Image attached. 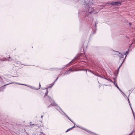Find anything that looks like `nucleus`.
<instances>
[{
    "label": "nucleus",
    "instance_id": "nucleus-23",
    "mask_svg": "<svg viewBox=\"0 0 135 135\" xmlns=\"http://www.w3.org/2000/svg\"><path fill=\"white\" fill-rule=\"evenodd\" d=\"M116 76L115 77V78H114L113 79L114 80V81H116Z\"/></svg>",
    "mask_w": 135,
    "mask_h": 135
},
{
    "label": "nucleus",
    "instance_id": "nucleus-12",
    "mask_svg": "<svg viewBox=\"0 0 135 135\" xmlns=\"http://www.w3.org/2000/svg\"><path fill=\"white\" fill-rule=\"evenodd\" d=\"M115 86L121 92H122L125 95V94L122 91V90L120 89L119 87L117 85H116Z\"/></svg>",
    "mask_w": 135,
    "mask_h": 135
},
{
    "label": "nucleus",
    "instance_id": "nucleus-1",
    "mask_svg": "<svg viewBox=\"0 0 135 135\" xmlns=\"http://www.w3.org/2000/svg\"><path fill=\"white\" fill-rule=\"evenodd\" d=\"M84 2L85 7L84 11L83 12L82 14H84L86 17H88L90 19L91 18L93 20V17L91 15V14H94L97 12H94V8L92 7V5L93 4V0H84Z\"/></svg>",
    "mask_w": 135,
    "mask_h": 135
},
{
    "label": "nucleus",
    "instance_id": "nucleus-41",
    "mask_svg": "<svg viewBox=\"0 0 135 135\" xmlns=\"http://www.w3.org/2000/svg\"><path fill=\"white\" fill-rule=\"evenodd\" d=\"M88 20H89V19H88Z\"/></svg>",
    "mask_w": 135,
    "mask_h": 135
},
{
    "label": "nucleus",
    "instance_id": "nucleus-36",
    "mask_svg": "<svg viewBox=\"0 0 135 135\" xmlns=\"http://www.w3.org/2000/svg\"><path fill=\"white\" fill-rule=\"evenodd\" d=\"M43 117V115H41V118H42Z\"/></svg>",
    "mask_w": 135,
    "mask_h": 135
},
{
    "label": "nucleus",
    "instance_id": "nucleus-31",
    "mask_svg": "<svg viewBox=\"0 0 135 135\" xmlns=\"http://www.w3.org/2000/svg\"><path fill=\"white\" fill-rule=\"evenodd\" d=\"M87 71H89L90 72H91V71H90V70H87Z\"/></svg>",
    "mask_w": 135,
    "mask_h": 135
},
{
    "label": "nucleus",
    "instance_id": "nucleus-43",
    "mask_svg": "<svg viewBox=\"0 0 135 135\" xmlns=\"http://www.w3.org/2000/svg\"><path fill=\"white\" fill-rule=\"evenodd\" d=\"M41 133H42V132H41Z\"/></svg>",
    "mask_w": 135,
    "mask_h": 135
},
{
    "label": "nucleus",
    "instance_id": "nucleus-8",
    "mask_svg": "<svg viewBox=\"0 0 135 135\" xmlns=\"http://www.w3.org/2000/svg\"><path fill=\"white\" fill-rule=\"evenodd\" d=\"M63 113L75 125V123L72 121V120L64 112H63Z\"/></svg>",
    "mask_w": 135,
    "mask_h": 135
},
{
    "label": "nucleus",
    "instance_id": "nucleus-25",
    "mask_svg": "<svg viewBox=\"0 0 135 135\" xmlns=\"http://www.w3.org/2000/svg\"><path fill=\"white\" fill-rule=\"evenodd\" d=\"M71 129V128H69V129H68L66 131V132H68L69 130H70V129Z\"/></svg>",
    "mask_w": 135,
    "mask_h": 135
},
{
    "label": "nucleus",
    "instance_id": "nucleus-9",
    "mask_svg": "<svg viewBox=\"0 0 135 135\" xmlns=\"http://www.w3.org/2000/svg\"><path fill=\"white\" fill-rule=\"evenodd\" d=\"M121 5V3L120 2H115V5L117 6H120Z\"/></svg>",
    "mask_w": 135,
    "mask_h": 135
},
{
    "label": "nucleus",
    "instance_id": "nucleus-28",
    "mask_svg": "<svg viewBox=\"0 0 135 135\" xmlns=\"http://www.w3.org/2000/svg\"><path fill=\"white\" fill-rule=\"evenodd\" d=\"M39 88L38 89H38L39 88H40V87H41V85H40V83H39Z\"/></svg>",
    "mask_w": 135,
    "mask_h": 135
},
{
    "label": "nucleus",
    "instance_id": "nucleus-35",
    "mask_svg": "<svg viewBox=\"0 0 135 135\" xmlns=\"http://www.w3.org/2000/svg\"><path fill=\"white\" fill-rule=\"evenodd\" d=\"M3 91V89L2 90L1 89H0V91Z\"/></svg>",
    "mask_w": 135,
    "mask_h": 135
},
{
    "label": "nucleus",
    "instance_id": "nucleus-21",
    "mask_svg": "<svg viewBox=\"0 0 135 135\" xmlns=\"http://www.w3.org/2000/svg\"><path fill=\"white\" fill-rule=\"evenodd\" d=\"M113 83H114V85H115V86H116V85H117V84H116V81H114L113 82Z\"/></svg>",
    "mask_w": 135,
    "mask_h": 135
},
{
    "label": "nucleus",
    "instance_id": "nucleus-6",
    "mask_svg": "<svg viewBox=\"0 0 135 135\" xmlns=\"http://www.w3.org/2000/svg\"><path fill=\"white\" fill-rule=\"evenodd\" d=\"M119 69L120 68H118V69L114 72V75H115L116 76H117L118 75Z\"/></svg>",
    "mask_w": 135,
    "mask_h": 135
},
{
    "label": "nucleus",
    "instance_id": "nucleus-39",
    "mask_svg": "<svg viewBox=\"0 0 135 135\" xmlns=\"http://www.w3.org/2000/svg\"><path fill=\"white\" fill-rule=\"evenodd\" d=\"M9 59H10V58H11V57H9Z\"/></svg>",
    "mask_w": 135,
    "mask_h": 135
},
{
    "label": "nucleus",
    "instance_id": "nucleus-13",
    "mask_svg": "<svg viewBox=\"0 0 135 135\" xmlns=\"http://www.w3.org/2000/svg\"><path fill=\"white\" fill-rule=\"evenodd\" d=\"M12 83H15L12 82V83H9V84H6V85H5L4 86H6V85H9V84H11ZM16 83V84H19V85H21V83Z\"/></svg>",
    "mask_w": 135,
    "mask_h": 135
},
{
    "label": "nucleus",
    "instance_id": "nucleus-7",
    "mask_svg": "<svg viewBox=\"0 0 135 135\" xmlns=\"http://www.w3.org/2000/svg\"><path fill=\"white\" fill-rule=\"evenodd\" d=\"M129 49H128V51H127L126 52V54H125V55H126V56H125V57L124 58V59H123V61L122 62L121 64V65H119V67L118 68H120V67H121V65L122 64V63L123 62V61H124L125 60V58L126 57V55L128 53V50Z\"/></svg>",
    "mask_w": 135,
    "mask_h": 135
},
{
    "label": "nucleus",
    "instance_id": "nucleus-14",
    "mask_svg": "<svg viewBox=\"0 0 135 135\" xmlns=\"http://www.w3.org/2000/svg\"><path fill=\"white\" fill-rule=\"evenodd\" d=\"M1 60L2 61H10V60H8V59H6V58H5L4 59H1Z\"/></svg>",
    "mask_w": 135,
    "mask_h": 135
},
{
    "label": "nucleus",
    "instance_id": "nucleus-27",
    "mask_svg": "<svg viewBox=\"0 0 135 135\" xmlns=\"http://www.w3.org/2000/svg\"><path fill=\"white\" fill-rule=\"evenodd\" d=\"M134 132V131H133L131 133H130L129 134H128V135H131Z\"/></svg>",
    "mask_w": 135,
    "mask_h": 135
},
{
    "label": "nucleus",
    "instance_id": "nucleus-24",
    "mask_svg": "<svg viewBox=\"0 0 135 135\" xmlns=\"http://www.w3.org/2000/svg\"><path fill=\"white\" fill-rule=\"evenodd\" d=\"M48 97L49 98V99L50 100H52V99L49 96H48Z\"/></svg>",
    "mask_w": 135,
    "mask_h": 135
},
{
    "label": "nucleus",
    "instance_id": "nucleus-22",
    "mask_svg": "<svg viewBox=\"0 0 135 135\" xmlns=\"http://www.w3.org/2000/svg\"><path fill=\"white\" fill-rule=\"evenodd\" d=\"M100 78L104 79L107 80V79L106 77H105L104 76L103 77V76H102V77H100Z\"/></svg>",
    "mask_w": 135,
    "mask_h": 135
},
{
    "label": "nucleus",
    "instance_id": "nucleus-26",
    "mask_svg": "<svg viewBox=\"0 0 135 135\" xmlns=\"http://www.w3.org/2000/svg\"><path fill=\"white\" fill-rule=\"evenodd\" d=\"M56 82V81H54L53 83H52V86H53L55 84V83Z\"/></svg>",
    "mask_w": 135,
    "mask_h": 135
},
{
    "label": "nucleus",
    "instance_id": "nucleus-15",
    "mask_svg": "<svg viewBox=\"0 0 135 135\" xmlns=\"http://www.w3.org/2000/svg\"><path fill=\"white\" fill-rule=\"evenodd\" d=\"M110 4L112 5H115V2H111Z\"/></svg>",
    "mask_w": 135,
    "mask_h": 135
},
{
    "label": "nucleus",
    "instance_id": "nucleus-5",
    "mask_svg": "<svg viewBox=\"0 0 135 135\" xmlns=\"http://www.w3.org/2000/svg\"><path fill=\"white\" fill-rule=\"evenodd\" d=\"M76 59V57H75V58L72 61H70V62L68 64L66 65V66H65L63 68H65L66 67H67V66H70L69 65L72 63L73 62H74V63H75L76 61H75V60Z\"/></svg>",
    "mask_w": 135,
    "mask_h": 135
},
{
    "label": "nucleus",
    "instance_id": "nucleus-18",
    "mask_svg": "<svg viewBox=\"0 0 135 135\" xmlns=\"http://www.w3.org/2000/svg\"><path fill=\"white\" fill-rule=\"evenodd\" d=\"M28 87H30L31 88H32L33 89H36V88H34V87H33V86H30V85H29V86H28Z\"/></svg>",
    "mask_w": 135,
    "mask_h": 135
},
{
    "label": "nucleus",
    "instance_id": "nucleus-19",
    "mask_svg": "<svg viewBox=\"0 0 135 135\" xmlns=\"http://www.w3.org/2000/svg\"><path fill=\"white\" fill-rule=\"evenodd\" d=\"M48 93V90H47V89L46 91L45 94V95L44 96L45 97L46 95H47Z\"/></svg>",
    "mask_w": 135,
    "mask_h": 135
},
{
    "label": "nucleus",
    "instance_id": "nucleus-29",
    "mask_svg": "<svg viewBox=\"0 0 135 135\" xmlns=\"http://www.w3.org/2000/svg\"><path fill=\"white\" fill-rule=\"evenodd\" d=\"M75 127V126H73V127H72L71 128L72 129V128H74V127Z\"/></svg>",
    "mask_w": 135,
    "mask_h": 135
},
{
    "label": "nucleus",
    "instance_id": "nucleus-38",
    "mask_svg": "<svg viewBox=\"0 0 135 135\" xmlns=\"http://www.w3.org/2000/svg\"><path fill=\"white\" fill-rule=\"evenodd\" d=\"M129 24H130V25H131V23H129Z\"/></svg>",
    "mask_w": 135,
    "mask_h": 135
},
{
    "label": "nucleus",
    "instance_id": "nucleus-20",
    "mask_svg": "<svg viewBox=\"0 0 135 135\" xmlns=\"http://www.w3.org/2000/svg\"><path fill=\"white\" fill-rule=\"evenodd\" d=\"M53 86L52 85V84L51 85V86H48L47 88H46V89H48V88H51L52 87V86Z\"/></svg>",
    "mask_w": 135,
    "mask_h": 135
},
{
    "label": "nucleus",
    "instance_id": "nucleus-2",
    "mask_svg": "<svg viewBox=\"0 0 135 135\" xmlns=\"http://www.w3.org/2000/svg\"><path fill=\"white\" fill-rule=\"evenodd\" d=\"M81 70H85L86 71V73H87V70L86 69L85 70H83V69H79V70H72L71 69V68H69L67 70L66 69H65L64 71H65V72H64V71H62V72L60 74V75H61L62 76H64V75H66V74H69L71 72H73L74 71H81Z\"/></svg>",
    "mask_w": 135,
    "mask_h": 135
},
{
    "label": "nucleus",
    "instance_id": "nucleus-16",
    "mask_svg": "<svg viewBox=\"0 0 135 135\" xmlns=\"http://www.w3.org/2000/svg\"><path fill=\"white\" fill-rule=\"evenodd\" d=\"M95 75L97 76H99L100 77H102V76L100 75L99 74H95Z\"/></svg>",
    "mask_w": 135,
    "mask_h": 135
},
{
    "label": "nucleus",
    "instance_id": "nucleus-34",
    "mask_svg": "<svg viewBox=\"0 0 135 135\" xmlns=\"http://www.w3.org/2000/svg\"><path fill=\"white\" fill-rule=\"evenodd\" d=\"M34 125V124H30V126H32V125Z\"/></svg>",
    "mask_w": 135,
    "mask_h": 135
},
{
    "label": "nucleus",
    "instance_id": "nucleus-37",
    "mask_svg": "<svg viewBox=\"0 0 135 135\" xmlns=\"http://www.w3.org/2000/svg\"><path fill=\"white\" fill-rule=\"evenodd\" d=\"M11 59V60H15V59Z\"/></svg>",
    "mask_w": 135,
    "mask_h": 135
},
{
    "label": "nucleus",
    "instance_id": "nucleus-10",
    "mask_svg": "<svg viewBox=\"0 0 135 135\" xmlns=\"http://www.w3.org/2000/svg\"><path fill=\"white\" fill-rule=\"evenodd\" d=\"M98 23V22L97 21L95 22V29L94 30V33H95V31L97 30V24Z\"/></svg>",
    "mask_w": 135,
    "mask_h": 135
},
{
    "label": "nucleus",
    "instance_id": "nucleus-30",
    "mask_svg": "<svg viewBox=\"0 0 135 135\" xmlns=\"http://www.w3.org/2000/svg\"><path fill=\"white\" fill-rule=\"evenodd\" d=\"M58 78L59 77H58L55 80V81H56L58 79Z\"/></svg>",
    "mask_w": 135,
    "mask_h": 135
},
{
    "label": "nucleus",
    "instance_id": "nucleus-32",
    "mask_svg": "<svg viewBox=\"0 0 135 135\" xmlns=\"http://www.w3.org/2000/svg\"><path fill=\"white\" fill-rule=\"evenodd\" d=\"M25 86H27L28 87V86H29V85H26V84H25Z\"/></svg>",
    "mask_w": 135,
    "mask_h": 135
},
{
    "label": "nucleus",
    "instance_id": "nucleus-17",
    "mask_svg": "<svg viewBox=\"0 0 135 135\" xmlns=\"http://www.w3.org/2000/svg\"><path fill=\"white\" fill-rule=\"evenodd\" d=\"M107 80L112 82V83H113V81L112 80L110 79H107Z\"/></svg>",
    "mask_w": 135,
    "mask_h": 135
},
{
    "label": "nucleus",
    "instance_id": "nucleus-40",
    "mask_svg": "<svg viewBox=\"0 0 135 135\" xmlns=\"http://www.w3.org/2000/svg\"><path fill=\"white\" fill-rule=\"evenodd\" d=\"M70 68H73V67H72V66H71V67H70Z\"/></svg>",
    "mask_w": 135,
    "mask_h": 135
},
{
    "label": "nucleus",
    "instance_id": "nucleus-33",
    "mask_svg": "<svg viewBox=\"0 0 135 135\" xmlns=\"http://www.w3.org/2000/svg\"><path fill=\"white\" fill-rule=\"evenodd\" d=\"M21 85H25V84H21Z\"/></svg>",
    "mask_w": 135,
    "mask_h": 135
},
{
    "label": "nucleus",
    "instance_id": "nucleus-42",
    "mask_svg": "<svg viewBox=\"0 0 135 135\" xmlns=\"http://www.w3.org/2000/svg\"><path fill=\"white\" fill-rule=\"evenodd\" d=\"M132 44H133V43H132V44H131V45H132Z\"/></svg>",
    "mask_w": 135,
    "mask_h": 135
},
{
    "label": "nucleus",
    "instance_id": "nucleus-3",
    "mask_svg": "<svg viewBox=\"0 0 135 135\" xmlns=\"http://www.w3.org/2000/svg\"><path fill=\"white\" fill-rule=\"evenodd\" d=\"M52 106H56V109L57 110H59L58 109H60L63 112L61 109L57 105L55 102H54L53 103L50 104L48 106V108H50Z\"/></svg>",
    "mask_w": 135,
    "mask_h": 135
},
{
    "label": "nucleus",
    "instance_id": "nucleus-4",
    "mask_svg": "<svg viewBox=\"0 0 135 135\" xmlns=\"http://www.w3.org/2000/svg\"><path fill=\"white\" fill-rule=\"evenodd\" d=\"M75 127H79V128L82 129H84V130H85V131H87L88 133H90V134H93V135H97V134H96L90 131L89 130H87L86 129H85L84 128H82V127H79L78 126H75Z\"/></svg>",
    "mask_w": 135,
    "mask_h": 135
},
{
    "label": "nucleus",
    "instance_id": "nucleus-11",
    "mask_svg": "<svg viewBox=\"0 0 135 135\" xmlns=\"http://www.w3.org/2000/svg\"><path fill=\"white\" fill-rule=\"evenodd\" d=\"M119 54V56L120 57V58H123L124 56L125 55V54H120V53Z\"/></svg>",
    "mask_w": 135,
    "mask_h": 135
}]
</instances>
